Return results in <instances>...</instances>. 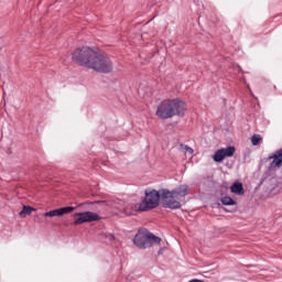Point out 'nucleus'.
I'll return each mask as SVG.
<instances>
[{"mask_svg":"<svg viewBox=\"0 0 282 282\" xmlns=\"http://www.w3.org/2000/svg\"><path fill=\"white\" fill-rule=\"evenodd\" d=\"M237 149L235 147L223 148L217 150L213 156L214 162H224L226 158H232Z\"/></svg>","mask_w":282,"mask_h":282,"instance_id":"obj_6","label":"nucleus"},{"mask_svg":"<svg viewBox=\"0 0 282 282\" xmlns=\"http://www.w3.org/2000/svg\"><path fill=\"white\" fill-rule=\"evenodd\" d=\"M106 239L108 241H110V243H112V245L118 243V238H116V236H113L112 234H107L106 235Z\"/></svg>","mask_w":282,"mask_h":282,"instance_id":"obj_13","label":"nucleus"},{"mask_svg":"<svg viewBox=\"0 0 282 282\" xmlns=\"http://www.w3.org/2000/svg\"><path fill=\"white\" fill-rule=\"evenodd\" d=\"M230 192L234 193L235 195H245L246 189H243V184L236 182L231 185Z\"/></svg>","mask_w":282,"mask_h":282,"instance_id":"obj_8","label":"nucleus"},{"mask_svg":"<svg viewBox=\"0 0 282 282\" xmlns=\"http://www.w3.org/2000/svg\"><path fill=\"white\" fill-rule=\"evenodd\" d=\"M189 187L186 184L180 185L174 189L162 188L160 192L156 189L145 191L144 199L134 205L131 212H126L127 215H135L137 213H147V210H153L160 206L162 202L163 208H170L171 210H177L182 208L181 199L188 195Z\"/></svg>","mask_w":282,"mask_h":282,"instance_id":"obj_1","label":"nucleus"},{"mask_svg":"<svg viewBox=\"0 0 282 282\" xmlns=\"http://www.w3.org/2000/svg\"><path fill=\"white\" fill-rule=\"evenodd\" d=\"M72 58L77 65L94 69L99 74H111L113 72V62L107 54L99 53L96 48L88 46L76 48Z\"/></svg>","mask_w":282,"mask_h":282,"instance_id":"obj_2","label":"nucleus"},{"mask_svg":"<svg viewBox=\"0 0 282 282\" xmlns=\"http://www.w3.org/2000/svg\"><path fill=\"white\" fill-rule=\"evenodd\" d=\"M262 138H261V134H253L251 137V144L253 147H259V142H261Z\"/></svg>","mask_w":282,"mask_h":282,"instance_id":"obj_12","label":"nucleus"},{"mask_svg":"<svg viewBox=\"0 0 282 282\" xmlns=\"http://www.w3.org/2000/svg\"><path fill=\"white\" fill-rule=\"evenodd\" d=\"M32 210H34V208L30 206H23L22 210L20 212V217H28V215H32Z\"/></svg>","mask_w":282,"mask_h":282,"instance_id":"obj_11","label":"nucleus"},{"mask_svg":"<svg viewBox=\"0 0 282 282\" xmlns=\"http://www.w3.org/2000/svg\"><path fill=\"white\" fill-rule=\"evenodd\" d=\"M180 149H181V151H183L185 153V155H193V153H195V150H193V148H191L186 144H181Z\"/></svg>","mask_w":282,"mask_h":282,"instance_id":"obj_10","label":"nucleus"},{"mask_svg":"<svg viewBox=\"0 0 282 282\" xmlns=\"http://www.w3.org/2000/svg\"><path fill=\"white\" fill-rule=\"evenodd\" d=\"M186 109V102L181 99H165L158 105L156 116L161 120H169L175 116H184Z\"/></svg>","mask_w":282,"mask_h":282,"instance_id":"obj_3","label":"nucleus"},{"mask_svg":"<svg viewBox=\"0 0 282 282\" xmlns=\"http://www.w3.org/2000/svg\"><path fill=\"white\" fill-rule=\"evenodd\" d=\"M221 204H224V206H237V202L230 196L223 197Z\"/></svg>","mask_w":282,"mask_h":282,"instance_id":"obj_9","label":"nucleus"},{"mask_svg":"<svg viewBox=\"0 0 282 282\" xmlns=\"http://www.w3.org/2000/svg\"><path fill=\"white\" fill-rule=\"evenodd\" d=\"M73 217L75 219V226H80L91 221H100V216L94 212L76 213Z\"/></svg>","mask_w":282,"mask_h":282,"instance_id":"obj_5","label":"nucleus"},{"mask_svg":"<svg viewBox=\"0 0 282 282\" xmlns=\"http://www.w3.org/2000/svg\"><path fill=\"white\" fill-rule=\"evenodd\" d=\"M75 207H62L57 209H53L51 212H46L44 217H63V215H69V213H74Z\"/></svg>","mask_w":282,"mask_h":282,"instance_id":"obj_7","label":"nucleus"},{"mask_svg":"<svg viewBox=\"0 0 282 282\" xmlns=\"http://www.w3.org/2000/svg\"><path fill=\"white\" fill-rule=\"evenodd\" d=\"M162 242V238L153 235L149 230H139L134 236L133 243L137 248L144 250L147 248H152V246H158Z\"/></svg>","mask_w":282,"mask_h":282,"instance_id":"obj_4","label":"nucleus"}]
</instances>
